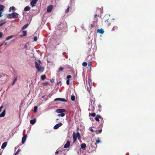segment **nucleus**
<instances>
[{
  "label": "nucleus",
  "instance_id": "obj_1",
  "mask_svg": "<svg viewBox=\"0 0 155 155\" xmlns=\"http://www.w3.org/2000/svg\"><path fill=\"white\" fill-rule=\"evenodd\" d=\"M35 68L38 70L37 71L38 72H42L44 70V67H39L38 63L36 61L35 62Z\"/></svg>",
  "mask_w": 155,
  "mask_h": 155
},
{
  "label": "nucleus",
  "instance_id": "obj_2",
  "mask_svg": "<svg viewBox=\"0 0 155 155\" xmlns=\"http://www.w3.org/2000/svg\"><path fill=\"white\" fill-rule=\"evenodd\" d=\"M18 14L17 13L14 12L12 13L9 14L8 16L10 18H15L18 17Z\"/></svg>",
  "mask_w": 155,
  "mask_h": 155
},
{
  "label": "nucleus",
  "instance_id": "obj_3",
  "mask_svg": "<svg viewBox=\"0 0 155 155\" xmlns=\"http://www.w3.org/2000/svg\"><path fill=\"white\" fill-rule=\"evenodd\" d=\"M66 26V24L64 22H61L59 24L58 27L57 28L58 29L62 30L64 29Z\"/></svg>",
  "mask_w": 155,
  "mask_h": 155
},
{
  "label": "nucleus",
  "instance_id": "obj_4",
  "mask_svg": "<svg viewBox=\"0 0 155 155\" xmlns=\"http://www.w3.org/2000/svg\"><path fill=\"white\" fill-rule=\"evenodd\" d=\"M96 101L95 98H94L93 97H91L90 98V101H91V104L92 105V106H93L94 107V104Z\"/></svg>",
  "mask_w": 155,
  "mask_h": 155
},
{
  "label": "nucleus",
  "instance_id": "obj_5",
  "mask_svg": "<svg viewBox=\"0 0 155 155\" xmlns=\"http://www.w3.org/2000/svg\"><path fill=\"white\" fill-rule=\"evenodd\" d=\"M73 138L74 142H76L77 138L76 134L75 132H73Z\"/></svg>",
  "mask_w": 155,
  "mask_h": 155
},
{
  "label": "nucleus",
  "instance_id": "obj_6",
  "mask_svg": "<svg viewBox=\"0 0 155 155\" xmlns=\"http://www.w3.org/2000/svg\"><path fill=\"white\" fill-rule=\"evenodd\" d=\"M66 110L65 109H58L56 110V112L58 113H61L63 112H65Z\"/></svg>",
  "mask_w": 155,
  "mask_h": 155
},
{
  "label": "nucleus",
  "instance_id": "obj_7",
  "mask_svg": "<svg viewBox=\"0 0 155 155\" xmlns=\"http://www.w3.org/2000/svg\"><path fill=\"white\" fill-rule=\"evenodd\" d=\"M54 101H61L62 102H66L67 100L64 98H57L55 99L54 100Z\"/></svg>",
  "mask_w": 155,
  "mask_h": 155
},
{
  "label": "nucleus",
  "instance_id": "obj_8",
  "mask_svg": "<svg viewBox=\"0 0 155 155\" xmlns=\"http://www.w3.org/2000/svg\"><path fill=\"white\" fill-rule=\"evenodd\" d=\"M63 124L61 122L59 123L58 124H56L54 127V129H58L59 127H61L62 125Z\"/></svg>",
  "mask_w": 155,
  "mask_h": 155
},
{
  "label": "nucleus",
  "instance_id": "obj_9",
  "mask_svg": "<svg viewBox=\"0 0 155 155\" xmlns=\"http://www.w3.org/2000/svg\"><path fill=\"white\" fill-rule=\"evenodd\" d=\"M53 6L52 5H50L48 6L47 8V12H50L53 8Z\"/></svg>",
  "mask_w": 155,
  "mask_h": 155
},
{
  "label": "nucleus",
  "instance_id": "obj_10",
  "mask_svg": "<svg viewBox=\"0 0 155 155\" xmlns=\"http://www.w3.org/2000/svg\"><path fill=\"white\" fill-rule=\"evenodd\" d=\"M38 0H32L30 3L32 7H33L35 6V5L36 4Z\"/></svg>",
  "mask_w": 155,
  "mask_h": 155
},
{
  "label": "nucleus",
  "instance_id": "obj_11",
  "mask_svg": "<svg viewBox=\"0 0 155 155\" xmlns=\"http://www.w3.org/2000/svg\"><path fill=\"white\" fill-rule=\"evenodd\" d=\"M27 138V135L25 134L23 135L22 139V144L24 143L25 142Z\"/></svg>",
  "mask_w": 155,
  "mask_h": 155
},
{
  "label": "nucleus",
  "instance_id": "obj_12",
  "mask_svg": "<svg viewBox=\"0 0 155 155\" xmlns=\"http://www.w3.org/2000/svg\"><path fill=\"white\" fill-rule=\"evenodd\" d=\"M70 145V143L69 141H68L64 145V148H67L69 147Z\"/></svg>",
  "mask_w": 155,
  "mask_h": 155
},
{
  "label": "nucleus",
  "instance_id": "obj_13",
  "mask_svg": "<svg viewBox=\"0 0 155 155\" xmlns=\"http://www.w3.org/2000/svg\"><path fill=\"white\" fill-rule=\"evenodd\" d=\"M5 6L3 5H0V12L2 11L4 8ZM2 16V12H0V17Z\"/></svg>",
  "mask_w": 155,
  "mask_h": 155
},
{
  "label": "nucleus",
  "instance_id": "obj_14",
  "mask_svg": "<svg viewBox=\"0 0 155 155\" xmlns=\"http://www.w3.org/2000/svg\"><path fill=\"white\" fill-rule=\"evenodd\" d=\"M102 118L99 115H96V117H95V120L97 121H99V119H101Z\"/></svg>",
  "mask_w": 155,
  "mask_h": 155
},
{
  "label": "nucleus",
  "instance_id": "obj_15",
  "mask_svg": "<svg viewBox=\"0 0 155 155\" xmlns=\"http://www.w3.org/2000/svg\"><path fill=\"white\" fill-rule=\"evenodd\" d=\"M104 32V31L102 28L97 29V33H98L99 34H103Z\"/></svg>",
  "mask_w": 155,
  "mask_h": 155
},
{
  "label": "nucleus",
  "instance_id": "obj_16",
  "mask_svg": "<svg viewBox=\"0 0 155 155\" xmlns=\"http://www.w3.org/2000/svg\"><path fill=\"white\" fill-rule=\"evenodd\" d=\"M86 147V145L85 143H82L81 144V148L84 150Z\"/></svg>",
  "mask_w": 155,
  "mask_h": 155
},
{
  "label": "nucleus",
  "instance_id": "obj_17",
  "mask_svg": "<svg viewBox=\"0 0 155 155\" xmlns=\"http://www.w3.org/2000/svg\"><path fill=\"white\" fill-rule=\"evenodd\" d=\"M5 110H4L0 114V117H2L5 116Z\"/></svg>",
  "mask_w": 155,
  "mask_h": 155
},
{
  "label": "nucleus",
  "instance_id": "obj_18",
  "mask_svg": "<svg viewBox=\"0 0 155 155\" xmlns=\"http://www.w3.org/2000/svg\"><path fill=\"white\" fill-rule=\"evenodd\" d=\"M30 7L29 6H27L25 8L24 10L26 12L30 10Z\"/></svg>",
  "mask_w": 155,
  "mask_h": 155
},
{
  "label": "nucleus",
  "instance_id": "obj_19",
  "mask_svg": "<svg viewBox=\"0 0 155 155\" xmlns=\"http://www.w3.org/2000/svg\"><path fill=\"white\" fill-rule=\"evenodd\" d=\"M7 142H4L2 144V147H1V148L2 149H3L4 148H5L6 145H7Z\"/></svg>",
  "mask_w": 155,
  "mask_h": 155
},
{
  "label": "nucleus",
  "instance_id": "obj_20",
  "mask_svg": "<svg viewBox=\"0 0 155 155\" xmlns=\"http://www.w3.org/2000/svg\"><path fill=\"white\" fill-rule=\"evenodd\" d=\"M36 122V120L35 119L31 120L30 121V123L32 124H34Z\"/></svg>",
  "mask_w": 155,
  "mask_h": 155
},
{
  "label": "nucleus",
  "instance_id": "obj_21",
  "mask_svg": "<svg viewBox=\"0 0 155 155\" xmlns=\"http://www.w3.org/2000/svg\"><path fill=\"white\" fill-rule=\"evenodd\" d=\"M102 131V129H101L98 130H96L95 131V133L96 134H98L100 133H101Z\"/></svg>",
  "mask_w": 155,
  "mask_h": 155
},
{
  "label": "nucleus",
  "instance_id": "obj_22",
  "mask_svg": "<svg viewBox=\"0 0 155 155\" xmlns=\"http://www.w3.org/2000/svg\"><path fill=\"white\" fill-rule=\"evenodd\" d=\"M28 24H27L25 25H24L22 27L21 29L22 30H24L25 29H26V28H27L28 27Z\"/></svg>",
  "mask_w": 155,
  "mask_h": 155
},
{
  "label": "nucleus",
  "instance_id": "obj_23",
  "mask_svg": "<svg viewBox=\"0 0 155 155\" xmlns=\"http://www.w3.org/2000/svg\"><path fill=\"white\" fill-rule=\"evenodd\" d=\"M46 78V76L45 75H42L41 76V80L44 81Z\"/></svg>",
  "mask_w": 155,
  "mask_h": 155
},
{
  "label": "nucleus",
  "instance_id": "obj_24",
  "mask_svg": "<svg viewBox=\"0 0 155 155\" xmlns=\"http://www.w3.org/2000/svg\"><path fill=\"white\" fill-rule=\"evenodd\" d=\"M89 116H91L92 117H94L96 116V114L95 113H89Z\"/></svg>",
  "mask_w": 155,
  "mask_h": 155
},
{
  "label": "nucleus",
  "instance_id": "obj_25",
  "mask_svg": "<svg viewBox=\"0 0 155 155\" xmlns=\"http://www.w3.org/2000/svg\"><path fill=\"white\" fill-rule=\"evenodd\" d=\"M13 37V35H10L6 38V40L8 41V40H10V39L12 38Z\"/></svg>",
  "mask_w": 155,
  "mask_h": 155
},
{
  "label": "nucleus",
  "instance_id": "obj_26",
  "mask_svg": "<svg viewBox=\"0 0 155 155\" xmlns=\"http://www.w3.org/2000/svg\"><path fill=\"white\" fill-rule=\"evenodd\" d=\"M15 7L14 6L11 7L9 9V12H10L12 10H14L15 9Z\"/></svg>",
  "mask_w": 155,
  "mask_h": 155
},
{
  "label": "nucleus",
  "instance_id": "obj_27",
  "mask_svg": "<svg viewBox=\"0 0 155 155\" xmlns=\"http://www.w3.org/2000/svg\"><path fill=\"white\" fill-rule=\"evenodd\" d=\"M96 142L95 143L94 145L96 146H97V143H99L101 142L100 140L99 139H97L96 140Z\"/></svg>",
  "mask_w": 155,
  "mask_h": 155
},
{
  "label": "nucleus",
  "instance_id": "obj_28",
  "mask_svg": "<svg viewBox=\"0 0 155 155\" xmlns=\"http://www.w3.org/2000/svg\"><path fill=\"white\" fill-rule=\"evenodd\" d=\"M75 96L74 95H72L71 96V99L73 101H75Z\"/></svg>",
  "mask_w": 155,
  "mask_h": 155
},
{
  "label": "nucleus",
  "instance_id": "obj_29",
  "mask_svg": "<svg viewBox=\"0 0 155 155\" xmlns=\"http://www.w3.org/2000/svg\"><path fill=\"white\" fill-rule=\"evenodd\" d=\"M97 147V146H96V147H93L91 145V149L93 151H94L96 149V148Z\"/></svg>",
  "mask_w": 155,
  "mask_h": 155
},
{
  "label": "nucleus",
  "instance_id": "obj_30",
  "mask_svg": "<svg viewBox=\"0 0 155 155\" xmlns=\"http://www.w3.org/2000/svg\"><path fill=\"white\" fill-rule=\"evenodd\" d=\"M77 138H78V139H80V138H81V136H80V133H79V132H78L77 134Z\"/></svg>",
  "mask_w": 155,
  "mask_h": 155
},
{
  "label": "nucleus",
  "instance_id": "obj_31",
  "mask_svg": "<svg viewBox=\"0 0 155 155\" xmlns=\"http://www.w3.org/2000/svg\"><path fill=\"white\" fill-rule=\"evenodd\" d=\"M22 32L23 33V34L22 35L23 36H26L27 35V31H22Z\"/></svg>",
  "mask_w": 155,
  "mask_h": 155
},
{
  "label": "nucleus",
  "instance_id": "obj_32",
  "mask_svg": "<svg viewBox=\"0 0 155 155\" xmlns=\"http://www.w3.org/2000/svg\"><path fill=\"white\" fill-rule=\"evenodd\" d=\"M38 107L37 106H35L34 108V110L35 112L36 113L37 112Z\"/></svg>",
  "mask_w": 155,
  "mask_h": 155
},
{
  "label": "nucleus",
  "instance_id": "obj_33",
  "mask_svg": "<svg viewBox=\"0 0 155 155\" xmlns=\"http://www.w3.org/2000/svg\"><path fill=\"white\" fill-rule=\"evenodd\" d=\"M65 115V114L63 113H61V114H58V116H61V117H64Z\"/></svg>",
  "mask_w": 155,
  "mask_h": 155
},
{
  "label": "nucleus",
  "instance_id": "obj_34",
  "mask_svg": "<svg viewBox=\"0 0 155 155\" xmlns=\"http://www.w3.org/2000/svg\"><path fill=\"white\" fill-rule=\"evenodd\" d=\"M64 70V68L62 67H60L58 68V70L59 71H62Z\"/></svg>",
  "mask_w": 155,
  "mask_h": 155
},
{
  "label": "nucleus",
  "instance_id": "obj_35",
  "mask_svg": "<svg viewBox=\"0 0 155 155\" xmlns=\"http://www.w3.org/2000/svg\"><path fill=\"white\" fill-rule=\"evenodd\" d=\"M69 9H70V7H69V6H68V7L65 10V12L67 13H68L69 12Z\"/></svg>",
  "mask_w": 155,
  "mask_h": 155
},
{
  "label": "nucleus",
  "instance_id": "obj_36",
  "mask_svg": "<svg viewBox=\"0 0 155 155\" xmlns=\"http://www.w3.org/2000/svg\"><path fill=\"white\" fill-rule=\"evenodd\" d=\"M87 63L86 62H84L82 63V65L84 67H85L87 65Z\"/></svg>",
  "mask_w": 155,
  "mask_h": 155
},
{
  "label": "nucleus",
  "instance_id": "obj_37",
  "mask_svg": "<svg viewBox=\"0 0 155 155\" xmlns=\"http://www.w3.org/2000/svg\"><path fill=\"white\" fill-rule=\"evenodd\" d=\"M117 27L116 26H114L112 28V31H114L117 29Z\"/></svg>",
  "mask_w": 155,
  "mask_h": 155
},
{
  "label": "nucleus",
  "instance_id": "obj_38",
  "mask_svg": "<svg viewBox=\"0 0 155 155\" xmlns=\"http://www.w3.org/2000/svg\"><path fill=\"white\" fill-rule=\"evenodd\" d=\"M49 84V83L47 82H44L43 83V84L44 86H47Z\"/></svg>",
  "mask_w": 155,
  "mask_h": 155
},
{
  "label": "nucleus",
  "instance_id": "obj_39",
  "mask_svg": "<svg viewBox=\"0 0 155 155\" xmlns=\"http://www.w3.org/2000/svg\"><path fill=\"white\" fill-rule=\"evenodd\" d=\"M6 23V22H4L0 24V27L2 26L4 24Z\"/></svg>",
  "mask_w": 155,
  "mask_h": 155
},
{
  "label": "nucleus",
  "instance_id": "obj_40",
  "mask_svg": "<svg viewBox=\"0 0 155 155\" xmlns=\"http://www.w3.org/2000/svg\"><path fill=\"white\" fill-rule=\"evenodd\" d=\"M66 84L67 85L70 84V80L69 79H67L66 81Z\"/></svg>",
  "mask_w": 155,
  "mask_h": 155
},
{
  "label": "nucleus",
  "instance_id": "obj_41",
  "mask_svg": "<svg viewBox=\"0 0 155 155\" xmlns=\"http://www.w3.org/2000/svg\"><path fill=\"white\" fill-rule=\"evenodd\" d=\"M37 40V37H35L34 38V41H36Z\"/></svg>",
  "mask_w": 155,
  "mask_h": 155
},
{
  "label": "nucleus",
  "instance_id": "obj_42",
  "mask_svg": "<svg viewBox=\"0 0 155 155\" xmlns=\"http://www.w3.org/2000/svg\"><path fill=\"white\" fill-rule=\"evenodd\" d=\"M20 150L18 149V150L15 153V155H16V154H18L19 153V152Z\"/></svg>",
  "mask_w": 155,
  "mask_h": 155
},
{
  "label": "nucleus",
  "instance_id": "obj_43",
  "mask_svg": "<svg viewBox=\"0 0 155 155\" xmlns=\"http://www.w3.org/2000/svg\"><path fill=\"white\" fill-rule=\"evenodd\" d=\"M71 75H68L67 76V78L68 79H69L70 78H71Z\"/></svg>",
  "mask_w": 155,
  "mask_h": 155
},
{
  "label": "nucleus",
  "instance_id": "obj_44",
  "mask_svg": "<svg viewBox=\"0 0 155 155\" xmlns=\"http://www.w3.org/2000/svg\"><path fill=\"white\" fill-rule=\"evenodd\" d=\"M2 35H3L2 33V32H0V38H1L2 37Z\"/></svg>",
  "mask_w": 155,
  "mask_h": 155
},
{
  "label": "nucleus",
  "instance_id": "obj_45",
  "mask_svg": "<svg viewBox=\"0 0 155 155\" xmlns=\"http://www.w3.org/2000/svg\"><path fill=\"white\" fill-rule=\"evenodd\" d=\"M89 130L91 132H94V131L93 130V129H92V128H90V129Z\"/></svg>",
  "mask_w": 155,
  "mask_h": 155
},
{
  "label": "nucleus",
  "instance_id": "obj_46",
  "mask_svg": "<svg viewBox=\"0 0 155 155\" xmlns=\"http://www.w3.org/2000/svg\"><path fill=\"white\" fill-rule=\"evenodd\" d=\"M91 62H90L89 63V64H88V66L91 68Z\"/></svg>",
  "mask_w": 155,
  "mask_h": 155
},
{
  "label": "nucleus",
  "instance_id": "obj_47",
  "mask_svg": "<svg viewBox=\"0 0 155 155\" xmlns=\"http://www.w3.org/2000/svg\"><path fill=\"white\" fill-rule=\"evenodd\" d=\"M3 106H1L0 107V112H1L2 110V108H3Z\"/></svg>",
  "mask_w": 155,
  "mask_h": 155
},
{
  "label": "nucleus",
  "instance_id": "obj_48",
  "mask_svg": "<svg viewBox=\"0 0 155 155\" xmlns=\"http://www.w3.org/2000/svg\"><path fill=\"white\" fill-rule=\"evenodd\" d=\"M17 76L15 78L14 81H16L17 80Z\"/></svg>",
  "mask_w": 155,
  "mask_h": 155
},
{
  "label": "nucleus",
  "instance_id": "obj_49",
  "mask_svg": "<svg viewBox=\"0 0 155 155\" xmlns=\"http://www.w3.org/2000/svg\"><path fill=\"white\" fill-rule=\"evenodd\" d=\"M59 150H58V151H56L55 152V154H58V153H59Z\"/></svg>",
  "mask_w": 155,
  "mask_h": 155
},
{
  "label": "nucleus",
  "instance_id": "obj_50",
  "mask_svg": "<svg viewBox=\"0 0 155 155\" xmlns=\"http://www.w3.org/2000/svg\"><path fill=\"white\" fill-rule=\"evenodd\" d=\"M54 79H51L50 80V81L51 83H52L53 82H54Z\"/></svg>",
  "mask_w": 155,
  "mask_h": 155
},
{
  "label": "nucleus",
  "instance_id": "obj_51",
  "mask_svg": "<svg viewBox=\"0 0 155 155\" xmlns=\"http://www.w3.org/2000/svg\"><path fill=\"white\" fill-rule=\"evenodd\" d=\"M61 83V82L60 81H59V82H57V84H58V85H59V84H60Z\"/></svg>",
  "mask_w": 155,
  "mask_h": 155
},
{
  "label": "nucleus",
  "instance_id": "obj_52",
  "mask_svg": "<svg viewBox=\"0 0 155 155\" xmlns=\"http://www.w3.org/2000/svg\"><path fill=\"white\" fill-rule=\"evenodd\" d=\"M4 43H3L2 44H0V47L4 45Z\"/></svg>",
  "mask_w": 155,
  "mask_h": 155
},
{
  "label": "nucleus",
  "instance_id": "obj_53",
  "mask_svg": "<svg viewBox=\"0 0 155 155\" xmlns=\"http://www.w3.org/2000/svg\"><path fill=\"white\" fill-rule=\"evenodd\" d=\"M15 81H13V83L12 84V85H14V84L15 83Z\"/></svg>",
  "mask_w": 155,
  "mask_h": 155
},
{
  "label": "nucleus",
  "instance_id": "obj_54",
  "mask_svg": "<svg viewBox=\"0 0 155 155\" xmlns=\"http://www.w3.org/2000/svg\"><path fill=\"white\" fill-rule=\"evenodd\" d=\"M97 16V14H95L94 15V18L96 17Z\"/></svg>",
  "mask_w": 155,
  "mask_h": 155
},
{
  "label": "nucleus",
  "instance_id": "obj_55",
  "mask_svg": "<svg viewBox=\"0 0 155 155\" xmlns=\"http://www.w3.org/2000/svg\"><path fill=\"white\" fill-rule=\"evenodd\" d=\"M108 19L106 20L105 21V22H108Z\"/></svg>",
  "mask_w": 155,
  "mask_h": 155
},
{
  "label": "nucleus",
  "instance_id": "obj_56",
  "mask_svg": "<svg viewBox=\"0 0 155 155\" xmlns=\"http://www.w3.org/2000/svg\"><path fill=\"white\" fill-rule=\"evenodd\" d=\"M91 27L92 28H93L94 27V25H91Z\"/></svg>",
  "mask_w": 155,
  "mask_h": 155
},
{
  "label": "nucleus",
  "instance_id": "obj_57",
  "mask_svg": "<svg viewBox=\"0 0 155 155\" xmlns=\"http://www.w3.org/2000/svg\"><path fill=\"white\" fill-rule=\"evenodd\" d=\"M59 120V119H58V118H57V119H56V120Z\"/></svg>",
  "mask_w": 155,
  "mask_h": 155
},
{
  "label": "nucleus",
  "instance_id": "obj_58",
  "mask_svg": "<svg viewBox=\"0 0 155 155\" xmlns=\"http://www.w3.org/2000/svg\"><path fill=\"white\" fill-rule=\"evenodd\" d=\"M5 45H7V43H5Z\"/></svg>",
  "mask_w": 155,
  "mask_h": 155
}]
</instances>
